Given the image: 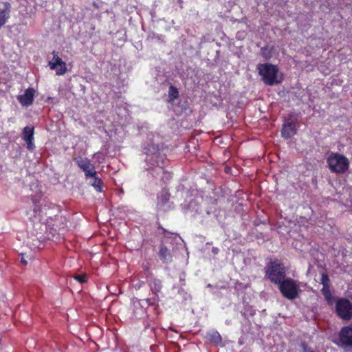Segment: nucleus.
I'll list each match as a JSON object with an SVG mask.
<instances>
[{
    "label": "nucleus",
    "instance_id": "f257e3e1",
    "mask_svg": "<svg viewBox=\"0 0 352 352\" xmlns=\"http://www.w3.org/2000/svg\"><path fill=\"white\" fill-rule=\"evenodd\" d=\"M144 150L146 154L145 169L153 177H157L160 175V172L163 171V168L166 166L168 160L164 155L160 153L158 146L151 144L144 148Z\"/></svg>",
    "mask_w": 352,
    "mask_h": 352
},
{
    "label": "nucleus",
    "instance_id": "f03ea898",
    "mask_svg": "<svg viewBox=\"0 0 352 352\" xmlns=\"http://www.w3.org/2000/svg\"><path fill=\"white\" fill-rule=\"evenodd\" d=\"M263 82L270 86L280 84L283 81L282 74L276 65L271 63H261L256 67Z\"/></svg>",
    "mask_w": 352,
    "mask_h": 352
},
{
    "label": "nucleus",
    "instance_id": "7ed1b4c3",
    "mask_svg": "<svg viewBox=\"0 0 352 352\" xmlns=\"http://www.w3.org/2000/svg\"><path fill=\"white\" fill-rule=\"evenodd\" d=\"M329 168L333 173H343L349 165V160L343 155L331 153L327 159Z\"/></svg>",
    "mask_w": 352,
    "mask_h": 352
},
{
    "label": "nucleus",
    "instance_id": "20e7f679",
    "mask_svg": "<svg viewBox=\"0 0 352 352\" xmlns=\"http://www.w3.org/2000/svg\"><path fill=\"white\" fill-rule=\"evenodd\" d=\"M285 269L281 264L271 262L267 266L266 275L272 283L278 285L285 279Z\"/></svg>",
    "mask_w": 352,
    "mask_h": 352
},
{
    "label": "nucleus",
    "instance_id": "39448f33",
    "mask_svg": "<svg viewBox=\"0 0 352 352\" xmlns=\"http://www.w3.org/2000/svg\"><path fill=\"white\" fill-rule=\"evenodd\" d=\"M278 285L285 298L293 300L297 297L299 287L296 280L292 278H285Z\"/></svg>",
    "mask_w": 352,
    "mask_h": 352
},
{
    "label": "nucleus",
    "instance_id": "423d86ee",
    "mask_svg": "<svg viewBox=\"0 0 352 352\" xmlns=\"http://www.w3.org/2000/svg\"><path fill=\"white\" fill-rule=\"evenodd\" d=\"M336 311L338 316L342 320H349L352 318V304L348 299L338 300Z\"/></svg>",
    "mask_w": 352,
    "mask_h": 352
},
{
    "label": "nucleus",
    "instance_id": "0eeeda50",
    "mask_svg": "<svg viewBox=\"0 0 352 352\" xmlns=\"http://www.w3.org/2000/svg\"><path fill=\"white\" fill-rule=\"evenodd\" d=\"M340 346L347 352L352 351V325L343 327L339 333Z\"/></svg>",
    "mask_w": 352,
    "mask_h": 352
},
{
    "label": "nucleus",
    "instance_id": "6e6552de",
    "mask_svg": "<svg viewBox=\"0 0 352 352\" xmlns=\"http://www.w3.org/2000/svg\"><path fill=\"white\" fill-rule=\"evenodd\" d=\"M74 161L85 173V179L89 176H93L96 172L94 164H92L87 157H77L74 158Z\"/></svg>",
    "mask_w": 352,
    "mask_h": 352
},
{
    "label": "nucleus",
    "instance_id": "1a4fd4ad",
    "mask_svg": "<svg viewBox=\"0 0 352 352\" xmlns=\"http://www.w3.org/2000/svg\"><path fill=\"white\" fill-rule=\"evenodd\" d=\"M53 58L48 63L52 70H56V75H63L67 72L66 63L58 56L57 52L53 51Z\"/></svg>",
    "mask_w": 352,
    "mask_h": 352
},
{
    "label": "nucleus",
    "instance_id": "9d476101",
    "mask_svg": "<svg viewBox=\"0 0 352 352\" xmlns=\"http://www.w3.org/2000/svg\"><path fill=\"white\" fill-rule=\"evenodd\" d=\"M34 133V129L33 126H26L23 128L22 131L23 140L26 142L27 148L30 152H32L35 149Z\"/></svg>",
    "mask_w": 352,
    "mask_h": 352
},
{
    "label": "nucleus",
    "instance_id": "9b49d317",
    "mask_svg": "<svg viewBox=\"0 0 352 352\" xmlns=\"http://www.w3.org/2000/svg\"><path fill=\"white\" fill-rule=\"evenodd\" d=\"M34 93V89L29 87L23 94L18 96L17 99L22 106L29 107L33 103Z\"/></svg>",
    "mask_w": 352,
    "mask_h": 352
},
{
    "label": "nucleus",
    "instance_id": "f8f14e48",
    "mask_svg": "<svg viewBox=\"0 0 352 352\" xmlns=\"http://www.w3.org/2000/svg\"><path fill=\"white\" fill-rule=\"evenodd\" d=\"M11 5L8 2L0 4V28L3 26L10 18Z\"/></svg>",
    "mask_w": 352,
    "mask_h": 352
},
{
    "label": "nucleus",
    "instance_id": "ddd939ff",
    "mask_svg": "<svg viewBox=\"0 0 352 352\" xmlns=\"http://www.w3.org/2000/svg\"><path fill=\"white\" fill-rule=\"evenodd\" d=\"M147 283L152 293L157 296L162 287V281L160 279L150 276L147 277Z\"/></svg>",
    "mask_w": 352,
    "mask_h": 352
},
{
    "label": "nucleus",
    "instance_id": "4468645a",
    "mask_svg": "<svg viewBox=\"0 0 352 352\" xmlns=\"http://www.w3.org/2000/svg\"><path fill=\"white\" fill-rule=\"evenodd\" d=\"M296 133V124L294 122H288L283 124L281 133L285 139H289Z\"/></svg>",
    "mask_w": 352,
    "mask_h": 352
},
{
    "label": "nucleus",
    "instance_id": "2eb2a0df",
    "mask_svg": "<svg viewBox=\"0 0 352 352\" xmlns=\"http://www.w3.org/2000/svg\"><path fill=\"white\" fill-rule=\"evenodd\" d=\"M88 184L92 186L96 191L102 192L103 189V183L101 179L98 176L97 172L95 173L93 176H89L85 179Z\"/></svg>",
    "mask_w": 352,
    "mask_h": 352
},
{
    "label": "nucleus",
    "instance_id": "dca6fc26",
    "mask_svg": "<svg viewBox=\"0 0 352 352\" xmlns=\"http://www.w3.org/2000/svg\"><path fill=\"white\" fill-rule=\"evenodd\" d=\"M159 256L160 260L164 263H169L172 261V254L170 251L164 245H161Z\"/></svg>",
    "mask_w": 352,
    "mask_h": 352
},
{
    "label": "nucleus",
    "instance_id": "f3484780",
    "mask_svg": "<svg viewBox=\"0 0 352 352\" xmlns=\"http://www.w3.org/2000/svg\"><path fill=\"white\" fill-rule=\"evenodd\" d=\"M207 339L214 344H219L221 343L222 339L221 335L218 331L212 330L208 332L206 335Z\"/></svg>",
    "mask_w": 352,
    "mask_h": 352
},
{
    "label": "nucleus",
    "instance_id": "a211bd4d",
    "mask_svg": "<svg viewBox=\"0 0 352 352\" xmlns=\"http://www.w3.org/2000/svg\"><path fill=\"white\" fill-rule=\"evenodd\" d=\"M106 157V154L102 151H98L94 154L93 160L94 161V164H102L104 162Z\"/></svg>",
    "mask_w": 352,
    "mask_h": 352
},
{
    "label": "nucleus",
    "instance_id": "6ab92c4d",
    "mask_svg": "<svg viewBox=\"0 0 352 352\" xmlns=\"http://www.w3.org/2000/svg\"><path fill=\"white\" fill-rule=\"evenodd\" d=\"M158 204H165L169 199V194L167 191L163 190L157 197Z\"/></svg>",
    "mask_w": 352,
    "mask_h": 352
},
{
    "label": "nucleus",
    "instance_id": "aec40b11",
    "mask_svg": "<svg viewBox=\"0 0 352 352\" xmlns=\"http://www.w3.org/2000/svg\"><path fill=\"white\" fill-rule=\"evenodd\" d=\"M168 96L171 100L177 98L179 96L178 89L175 87L170 85L168 89Z\"/></svg>",
    "mask_w": 352,
    "mask_h": 352
},
{
    "label": "nucleus",
    "instance_id": "412c9836",
    "mask_svg": "<svg viewBox=\"0 0 352 352\" xmlns=\"http://www.w3.org/2000/svg\"><path fill=\"white\" fill-rule=\"evenodd\" d=\"M161 175H162V180H163L164 182L169 180L171 177L170 173L168 172V170H166L165 169V167L163 168L162 172H160V175L158 176H160Z\"/></svg>",
    "mask_w": 352,
    "mask_h": 352
},
{
    "label": "nucleus",
    "instance_id": "4be33fe9",
    "mask_svg": "<svg viewBox=\"0 0 352 352\" xmlns=\"http://www.w3.org/2000/svg\"><path fill=\"white\" fill-rule=\"evenodd\" d=\"M147 305H149V306H153V305H155L159 300V296H155L154 295V296L153 298H146L144 300Z\"/></svg>",
    "mask_w": 352,
    "mask_h": 352
},
{
    "label": "nucleus",
    "instance_id": "5701e85b",
    "mask_svg": "<svg viewBox=\"0 0 352 352\" xmlns=\"http://www.w3.org/2000/svg\"><path fill=\"white\" fill-rule=\"evenodd\" d=\"M320 283L323 286H328L330 285V280L328 276L325 273H322L321 275Z\"/></svg>",
    "mask_w": 352,
    "mask_h": 352
},
{
    "label": "nucleus",
    "instance_id": "b1692460",
    "mask_svg": "<svg viewBox=\"0 0 352 352\" xmlns=\"http://www.w3.org/2000/svg\"><path fill=\"white\" fill-rule=\"evenodd\" d=\"M74 278L78 280L79 283H85L87 281V278H86V276L82 274V275H76L75 276Z\"/></svg>",
    "mask_w": 352,
    "mask_h": 352
},
{
    "label": "nucleus",
    "instance_id": "393cba45",
    "mask_svg": "<svg viewBox=\"0 0 352 352\" xmlns=\"http://www.w3.org/2000/svg\"><path fill=\"white\" fill-rule=\"evenodd\" d=\"M321 292L324 296H327V295L330 296V294H331L330 285L323 286Z\"/></svg>",
    "mask_w": 352,
    "mask_h": 352
},
{
    "label": "nucleus",
    "instance_id": "a878e982",
    "mask_svg": "<svg viewBox=\"0 0 352 352\" xmlns=\"http://www.w3.org/2000/svg\"><path fill=\"white\" fill-rule=\"evenodd\" d=\"M301 347L303 352H314L310 347H309L305 342L301 344Z\"/></svg>",
    "mask_w": 352,
    "mask_h": 352
},
{
    "label": "nucleus",
    "instance_id": "bb28decb",
    "mask_svg": "<svg viewBox=\"0 0 352 352\" xmlns=\"http://www.w3.org/2000/svg\"><path fill=\"white\" fill-rule=\"evenodd\" d=\"M326 300L328 302L329 304H331V300L333 299V296L331 295V293L330 294V296H324Z\"/></svg>",
    "mask_w": 352,
    "mask_h": 352
},
{
    "label": "nucleus",
    "instance_id": "cd10ccee",
    "mask_svg": "<svg viewBox=\"0 0 352 352\" xmlns=\"http://www.w3.org/2000/svg\"><path fill=\"white\" fill-rule=\"evenodd\" d=\"M40 212L41 211L35 207L34 209V213L35 214L34 217L36 218L37 216H40Z\"/></svg>",
    "mask_w": 352,
    "mask_h": 352
},
{
    "label": "nucleus",
    "instance_id": "c85d7f7f",
    "mask_svg": "<svg viewBox=\"0 0 352 352\" xmlns=\"http://www.w3.org/2000/svg\"><path fill=\"white\" fill-rule=\"evenodd\" d=\"M21 263H22L23 265H26L28 264L27 261H26V260H25L23 257L21 258Z\"/></svg>",
    "mask_w": 352,
    "mask_h": 352
},
{
    "label": "nucleus",
    "instance_id": "c756f323",
    "mask_svg": "<svg viewBox=\"0 0 352 352\" xmlns=\"http://www.w3.org/2000/svg\"><path fill=\"white\" fill-rule=\"evenodd\" d=\"M212 252H213L214 254H217V252H218V249H217V248H213Z\"/></svg>",
    "mask_w": 352,
    "mask_h": 352
},
{
    "label": "nucleus",
    "instance_id": "7c9ffc66",
    "mask_svg": "<svg viewBox=\"0 0 352 352\" xmlns=\"http://www.w3.org/2000/svg\"><path fill=\"white\" fill-rule=\"evenodd\" d=\"M261 51H262V53H263V56L266 57L265 55H264V49H261Z\"/></svg>",
    "mask_w": 352,
    "mask_h": 352
},
{
    "label": "nucleus",
    "instance_id": "2f4dec72",
    "mask_svg": "<svg viewBox=\"0 0 352 352\" xmlns=\"http://www.w3.org/2000/svg\"><path fill=\"white\" fill-rule=\"evenodd\" d=\"M208 287H212V285H211L210 284H209V285H208Z\"/></svg>",
    "mask_w": 352,
    "mask_h": 352
}]
</instances>
